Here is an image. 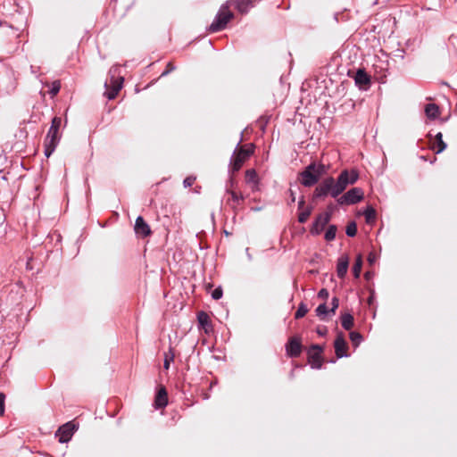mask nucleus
I'll use <instances>...</instances> for the list:
<instances>
[{"instance_id": "f257e3e1", "label": "nucleus", "mask_w": 457, "mask_h": 457, "mask_svg": "<svg viewBox=\"0 0 457 457\" xmlns=\"http://www.w3.org/2000/svg\"><path fill=\"white\" fill-rule=\"evenodd\" d=\"M230 6L231 1H226L221 4L213 21L208 28L209 32L215 33L226 29L228 23L235 17Z\"/></svg>"}, {"instance_id": "f03ea898", "label": "nucleus", "mask_w": 457, "mask_h": 457, "mask_svg": "<svg viewBox=\"0 0 457 457\" xmlns=\"http://www.w3.org/2000/svg\"><path fill=\"white\" fill-rule=\"evenodd\" d=\"M62 124L60 117L52 120L51 127L44 141L45 155L49 157L55 150L60 139L59 129Z\"/></svg>"}, {"instance_id": "7ed1b4c3", "label": "nucleus", "mask_w": 457, "mask_h": 457, "mask_svg": "<svg viewBox=\"0 0 457 457\" xmlns=\"http://www.w3.org/2000/svg\"><path fill=\"white\" fill-rule=\"evenodd\" d=\"M254 145L253 144L239 146L233 154L231 169L233 172H237L244 162L253 154Z\"/></svg>"}, {"instance_id": "20e7f679", "label": "nucleus", "mask_w": 457, "mask_h": 457, "mask_svg": "<svg viewBox=\"0 0 457 457\" xmlns=\"http://www.w3.org/2000/svg\"><path fill=\"white\" fill-rule=\"evenodd\" d=\"M336 187L337 184L334 178H326L314 189L312 200H316L318 198H324L328 195H330L332 197H337L339 195H334Z\"/></svg>"}, {"instance_id": "39448f33", "label": "nucleus", "mask_w": 457, "mask_h": 457, "mask_svg": "<svg viewBox=\"0 0 457 457\" xmlns=\"http://www.w3.org/2000/svg\"><path fill=\"white\" fill-rule=\"evenodd\" d=\"M359 178V174L356 170H352L350 172L348 170H343L337 178L336 181L337 187L334 191V195H340L348 185L354 184Z\"/></svg>"}, {"instance_id": "423d86ee", "label": "nucleus", "mask_w": 457, "mask_h": 457, "mask_svg": "<svg viewBox=\"0 0 457 457\" xmlns=\"http://www.w3.org/2000/svg\"><path fill=\"white\" fill-rule=\"evenodd\" d=\"M300 183L304 187H312L319 181L314 171V162L310 163L305 169L298 174Z\"/></svg>"}, {"instance_id": "0eeeda50", "label": "nucleus", "mask_w": 457, "mask_h": 457, "mask_svg": "<svg viewBox=\"0 0 457 457\" xmlns=\"http://www.w3.org/2000/svg\"><path fill=\"white\" fill-rule=\"evenodd\" d=\"M323 347L319 345H312L308 350V362L313 369H320L323 363Z\"/></svg>"}, {"instance_id": "6e6552de", "label": "nucleus", "mask_w": 457, "mask_h": 457, "mask_svg": "<svg viewBox=\"0 0 457 457\" xmlns=\"http://www.w3.org/2000/svg\"><path fill=\"white\" fill-rule=\"evenodd\" d=\"M363 191L359 187H353L337 199L339 204H353L363 198Z\"/></svg>"}, {"instance_id": "1a4fd4ad", "label": "nucleus", "mask_w": 457, "mask_h": 457, "mask_svg": "<svg viewBox=\"0 0 457 457\" xmlns=\"http://www.w3.org/2000/svg\"><path fill=\"white\" fill-rule=\"evenodd\" d=\"M123 80V77L115 78V76L112 75L111 77L110 85L105 83L107 90L104 93V96L110 100L114 99L118 96L120 90L122 87Z\"/></svg>"}, {"instance_id": "9d476101", "label": "nucleus", "mask_w": 457, "mask_h": 457, "mask_svg": "<svg viewBox=\"0 0 457 457\" xmlns=\"http://www.w3.org/2000/svg\"><path fill=\"white\" fill-rule=\"evenodd\" d=\"M75 430L76 426L73 424L72 421H69L58 428L55 436L59 438V442L67 443L68 441L71 440Z\"/></svg>"}, {"instance_id": "9b49d317", "label": "nucleus", "mask_w": 457, "mask_h": 457, "mask_svg": "<svg viewBox=\"0 0 457 457\" xmlns=\"http://www.w3.org/2000/svg\"><path fill=\"white\" fill-rule=\"evenodd\" d=\"M330 218L331 212H326L319 214L311 228V233L313 235L320 234L325 226L329 222Z\"/></svg>"}, {"instance_id": "f8f14e48", "label": "nucleus", "mask_w": 457, "mask_h": 457, "mask_svg": "<svg viewBox=\"0 0 457 457\" xmlns=\"http://www.w3.org/2000/svg\"><path fill=\"white\" fill-rule=\"evenodd\" d=\"M302 342L299 337H292L286 345L287 354L289 357H298L302 353Z\"/></svg>"}, {"instance_id": "ddd939ff", "label": "nucleus", "mask_w": 457, "mask_h": 457, "mask_svg": "<svg viewBox=\"0 0 457 457\" xmlns=\"http://www.w3.org/2000/svg\"><path fill=\"white\" fill-rule=\"evenodd\" d=\"M135 233L137 237L145 238L152 235L150 226L145 222L142 216L136 219L134 227Z\"/></svg>"}, {"instance_id": "4468645a", "label": "nucleus", "mask_w": 457, "mask_h": 457, "mask_svg": "<svg viewBox=\"0 0 457 457\" xmlns=\"http://www.w3.org/2000/svg\"><path fill=\"white\" fill-rule=\"evenodd\" d=\"M334 347L337 358L347 356L348 345L342 332L337 334L334 342Z\"/></svg>"}, {"instance_id": "2eb2a0df", "label": "nucleus", "mask_w": 457, "mask_h": 457, "mask_svg": "<svg viewBox=\"0 0 457 457\" xmlns=\"http://www.w3.org/2000/svg\"><path fill=\"white\" fill-rule=\"evenodd\" d=\"M355 84L362 90H367L370 86V76L367 72L359 69L354 75Z\"/></svg>"}, {"instance_id": "dca6fc26", "label": "nucleus", "mask_w": 457, "mask_h": 457, "mask_svg": "<svg viewBox=\"0 0 457 457\" xmlns=\"http://www.w3.org/2000/svg\"><path fill=\"white\" fill-rule=\"evenodd\" d=\"M429 137V148L436 152V154L442 153L446 148V144L443 140V135L438 132L434 138L431 135Z\"/></svg>"}, {"instance_id": "f3484780", "label": "nucleus", "mask_w": 457, "mask_h": 457, "mask_svg": "<svg viewBox=\"0 0 457 457\" xmlns=\"http://www.w3.org/2000/svg\"><path fill=\"white\" fill-rule=\"evenodd\" d=\"M227 193L230 195L227 200V204L233 209H236L242 204L245 199L242 194H238L231 188H227Z\"/></svg>"}, {"instance_id": "a211bd4d", "label": "nucleus", "mask_w": 457, "mask_h": 457, "mask_svg": "<svg viewBox=\"0 0 457 457\" xmlns=\"http://www.w3.org/2000/svg\"><path fill=\"white\" fill-rule=\"evenodd\" d=\"M197 320L201 328L204 330L206 334L212 330V325L209 315L204 312H199L197 313Z\"/></svg>"}, {"instance_id": "6ab92c4d", "label": "nucleus", "mask_w": 457, "mask_h": 457, "mask_svg": "<svg viewBox=\"0 0 457 457\" xmlns=\"http://www.w3.org/2000/svg\"><path fill=\"white\" fill-rule=\"evenodd\" d=\"M349 266L348 255H342L339 257L337 265V274L340 278H344L347 273Z\"/></svg>"}, {"instance_id": "aec40b11", "label": "nucleus", "mask_w": 457, "mask_h": 457, "mask_svg": "<svg viewBox=\"0 0 457 457\" xmlns=\"http://www.w3.org/2000/svg\"><path fill=\"white\" fill-rule=\"evenodd\" d=\"M167 403H168L167 390L165 389L164 386H161L155 395V400H154L155 407L157 409L163 408L167 405Z\"/></svg>"}, {"instance_id": "412c9836", "label": "nucleus", "mask_w": 457, "mask_h": 457, "mask_svg": "<svg viewBox=\"0 0 457 457\" xmlns=\"http://www.w3.org/2000/svg\"><path fill=\"white\" fill-rule=\"evenodd\" d=\"M245 181L248 184H252L253 191L258 190L259 178L255 170L250 169L245 171Z\"/></svg>"}, {"instance_id": "4be33fe9", "label": "nucleus", "mask_w": 457, "mask_h": 457, "mask_svg": "<svg viewBox=\"0 0 457 457\" xmlns=\"http://www.w3.org/2000/svg\"><path fill=\"white\" fill-rule=\"evenodd\" d=\"M425 113L429 119H436L439 116V107L436 104H428L425 107Z\"/></svg>"}, {"instance_id": "5701e85b", "label": "nucleus", "mask_w": 457, "mask_h": 457, "mask_svg": "<svg viewBox=\"0 0 457 457\" xmlns=\"http://www.w3.org/2000/svg\"><path fill=\"white\" fill-rule=\"evenodd\" d=\"M341 324L345 330H350L354 324V319L352 314L345 313L341 316Z\"/></svg>"}, {"instance_id": "b1692460", "label": "nucleus", "mask_w": 457, "mask_h": 457, "mask_svg": "<svg viewBox=\"0 0 457 457\" xmlns=\"http://www.w3.org/2000/svg\"><path fill=\"white\" fill-rule=\"evenodd\" d=\"M312 212V206H306L305 209L301 210L298 214V221L300 223H305L308 220L309 217L311 216Z\"/></svg>"}, {"instance_id": "393cba45", "label": "nucleus", "mask_w": 457, "mask_h": 457, "mask_svg": "<svg viewBox=\"0 0 457 457\" xmlns=\"http://www.w3.org/2000/svg\"><path fill=\"white\" fill-rule=\"evenodd\" d=\"M362 267V257L359 254L355 260V262L353 267V273L354 278H358L360 277Z\"/></svg>"}, {"instance_id": "a878e982", "label": "nucleus", "mask_w": 457, "mask_h": 457, "mask_svg": "<svg viewBox=\"0 0 457 457\" xmlns=\"http://www.w3.org/2000/svg\"><path fill=\"white\" fill-rule=\"evenodd\" d=\"M367 223H373L376 220V211L372 206H368L364 212Z\"/></svg>"}, {"instance_id": "bb28decb", "label": "nucleus", "mask_w": 457, "mask_h": 457, "mask_svg": "<svg viewBox=\"0 0 457 457\" xmlns=\"http://www.w3.org/2000/svg\"><path fill=\"white\" fill-rule=\"evenodd\" d=\"M337 228L336 225H329L326 233H325V239L327 241H332L336 237Z\"/></svg>"}, {"instance_id": "cd10ccee", "label": "nucleus", "mask_w": 457, "mask_h": 457, "mask_svg": "<svg viewBox=\"0 0 457 457\" xmlns=\"http://www.w3.org/2000/svg\"><path fill=\"white\" fill-rule=\"evenodd\" d=\"M308 312V308L305 303H301L298 306L297 311L295 313V319H301L305 316V314Z\"/></svg>"}, {"instance_id": "c85d7f7f", "label": "nucleus", "mask_w": 457, "mask_h": 457, "mask_svg": "<svg viewBox=\"0 0 457 457\" xmlns=\"http://www.w3.org/2000/svg\"><path fill=\"white\" fill-rule=\"evenodd\" d=\"M345 233L348 237H354L357 233V225L354 221H351L346 226Z\"/></svg>"}, {"instance_id": "c756f323", "label": "nucleus", "mask_w": 457, "mask_h": 457, "mask_svg": "<svg viewBox=\"0 0 457 457\" xmlns=\"http://www.w3.org/2000/svg\"><path fill=\"white\" fill-rule=\"evenodd\" d=\"M362 339L361 335L359 332L352 331L350 333V340L354 346H358Z\"/></svg>"}, {"instance_id": "7c9ffc66", "label": "nucleus", "mask_w": 457, "mask_h": 457, "mask_svg": "<svg viewBox=\"0 0 457 457\" xmlns=\"http://www.w3.org/2000/svg\"><path fill=\"white\" fill-rule=\"evenodd\" d=\"M314 171H315L317 177L320 179L321 176H323L327 172V168L322 163L317 164L316 162H314Z\"/></svg>"}, {"instance_id": "2f4dec72", "label": "nucleus", "mask_w": 457, "mask_h": 457, "mask_svg": "<svg viewBox=\"0 0 457 457\" xmlns=\"http://www.w3.org/2000/svg\"><path fill=\"white\" fill-rule=\"evenodd\" d=\"M60 88H61V82L59 80H55V81H54L52 83V87H51V89L49 91V94L52 96H56L59 93Z\"/></svg>"}, {"instance_id": "473e14b6", "label": "nucleus", "mask_w": 457, "mask_h": 457, "mask_svg": "<svg viewBox=\"0 0 457 457\" xmlns=\"http://www.w3.org/2000/svg\"><path fill=\"white\" fill-rule=\"evenodd\" d=\"M328 312V307L326 303L320 304L316 309V313L318 316H321L323 314H326Z\"/></svg>"}, {"instance_id": "72a5a7b5", "label": "nucleus", "mask_w": 457, "mask_h": 457, "mask_svg": "<svg viewBox=\"0 0 457 457\" xmlns=\"http://www.w3.org/2000/svg\"><path fill=\"white\" fill-rule=\"evenodd\" d=\"M173 358H174L173 354H170V355H169L167 353L165 354V359H164V363H163V367L165 370H168L170 368V364L173 361Z\"/></svg>"}, {"instance_id": "f704fd0d", "label": "nucleus", "mask_w": 457, "mask_h": 457, "mask_svg": "<svg viewBox=\"0 0 457 457\" xmlns=\"http://www.w3.org/2000/svg\"><path fill=\"white\" fill-rule=\"evenodd\" d=\"M222 289L220 287H218V288H215L212 293V296L213 299L215 300H219L220 298H221L222 296Z\"/></svg>"}, {"instance_id": "c9c22d12", "label": "nucleus", "mask_w": 457, "mask_h": 457, "mask_svg": "<svg viewBox=\"0 0 457 457\" xmlns=\"http://www.w3.org/2000/svg\"><path fill=\"white\" fill-rule=\"evenodd\" d=\"M174 70H175V66L173 65V63L171 62H170L167 63L166 68L161 76H165V75L169 74L170 72L173 71Z\"/></svg>"}, {"instance_id": "e433bc0d", "label": "nucleus", "mask_w": 457, "mask_h": 457, "mask_svg": "<svg viewBox=\"0 0 457 457\" xmlns=\"http://www.w3.org/2000/svg\"><path fill=\"white\" fill-rule=\"evenodd\" d=\"M195 177L189 176L184 179L183 183H184L185 187H189L195 183Z\"/></svg>"}, {"instance_id": "4c0bfd02", "label": "nucleus", "mask_w": 457, "mask_h": 457, "mask_svg": "<svg viewBox=\"0 0 457 457\" xmlns=\"http://www.w3.org/2000/svg\"><path fill=\"white\" fill-rule=\"evenodd\" d=\"M4 394L0 393V416H3L4 413Z\"/></svg>"}, {"instance_id": "58836bf2", "label": "nucleus", "mask_w": 457, "mask_h": 457, "mask_svg": "<svg viewBox=\"0 0 457 457\" xmlns=\"http://www.w3.org/2000/svg\"><path fill=\"white\" fill-rule=\"evenodd\" d=\"M331 304H332V307H331V310L330 312L335 313L336 312V310L338 308L339 306V299L337 297H333L332 298V301H331Z\"/></svg>"}, {"instance_id": "ea45409f", "label": "nucleus", "mask_w": 457, "mask_h": 457, "mask_svg": "<svg viewBox=\"0 0 457 457\" xmlns=\"http://www.w3.org/2000/svg\"><path fill=\"white\" fill-rule=\"evenodd\" d=\"M328 291L326 288L320 289V292L318 293V296L324 300L328 299Z\"/></svg>"}, {"instance_id": "a19ab883", "label": "nucleus", "mask_w": 457, "mask_h": 457, "mask_svg": "<svg viewBox=\"0 0 457 457\" xmlns=\"http://www.w3.org/2000/svg\"><path fill=\"white\" fill-rule=\"evenodd\" d=\"M377 260V256L374 253H370L369 256H368V262H370V264H372L373 262H375Z\"/></svg>"}, {"instance_id": "79ce46f5", "label": "nucleus", "mask_w": 457, "mask_h": 457, "mask_svg": "<svg viewBox=\"0 0 457 457\" xmlns=\"http://www.w3.org/2000/svg\"><path fill=\"white\" fill-rule=\"evenodd\" d=\"M305 208H306L305 201H304L303 197H302L301 200L298 203V210L301 211V210H303Z\"/></svg>"}, {"instance_id": "37998d69", "label": "nucleus", "mask_w": 457, "mask_h": 457, "mask_svg": "<svg viewBox=\"0 0 457 457\" xmlns=\"http://www.w3.org/2000/svg\"><path fill=\"white\" fill-rule=\"evenodd\" d=\"M317 333L320 336H324L326 333H327V328H323L322 329L320 328H318L317 329Z\"/></svg>"}, {"instance_id": "c03bdc74", "label": "nucleus", "mask_w": 457, "mask_h": 457, "mask_svg": "<svg viewBox=\"0 0 457 457\" xmlns=\"http://www.w3.org/2000/svg\"><path fill=\"white\" fill-rule=\"evenodd\" d=\"M290 196H291L292 202H295V193H294L293 190H290Z\"/></svg>"}, {"instance_id": "a18cd8bd", "label": "nucleus", "mask_w": 457, "mask_h": 457, "mask_svg": "<svg viewBox=\"0 0 457 457\" xmlns=\"http://www.w3.org/2000/svg\"><path fill=\"white\" fill-rule=\"evenodd\" d=\"M115 71H116V69L112 68V69L110 70V72H111V73H112V72L115 73Z\"/></svg>"}, {"instance_id": "49530a36", "label": "nucleus", "mask_w": 457, "mask_h": 457, "mask_svg": "<svg viewBox=\"0 0 457 457\" xmlns=\"http://www.w3.org/2000/svg\"><path fill=\"white\" fill-rule=\"evenodd\" d=\"M230 183H231V187H233V185H234V180H233V179H231V180H230Z\"/></svg>"}]
</instances>
